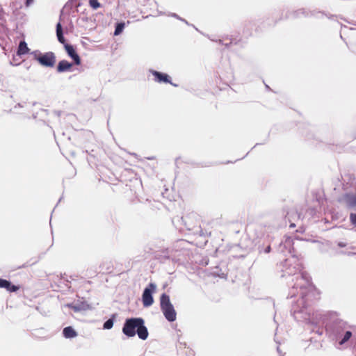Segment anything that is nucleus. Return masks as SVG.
<instances>
[{"label":"nucleus","mask_w":356,"mask_h":356,"mask_svg":"<svg viewBox=\"0 0 356 356\" xmlns=\"http://www.w3.org/2000/svg\"><path fill=\"white\" fill-rule=\"evenodd\" d=\"M141 318H131L126 321L123 327V333L127 337H134L136 332L141 339H146L148 336L147 328L144 326Z\"/></svg>","instance_id":"obj_1"},{"label":"nucleus","mask_w":356,"mask_h":356,"mask_svg":"<svg viewBox=\"0 0 356 356\" xmlns=\"http://www.w3.org/2000/svg\"><path fill=\"white\" fill-rule=\"evenodd\" d=\"M161 307L165 317L169 321L176 320V312L170 301L169 296L165 294H163L161 297Z\"/></svg>","instance_id":"obj_2"},{"label":"nucleus","mask_w":356,"mask_h":356,"mask_svg":"<svg viewBox=\"0 0 356 356\" xmlns=\"http://www.w3.org/2000/svg\"><path fill=\"white\" fill-rule=\"evenodd\" d=\"M34 58L38 61V63L45 67H52L54 65L56 59L55 56L51 52H47L44 54H38L37 53H33Z\"/></svg>","instance_id":"obj_3"},{"label":"nucleus","mask_w":356,"mask_h":356,"mask_svg":"<svg viewBox=\"0 0 356 356\" xmlns=\"http://www.w3.org/2000/svg\"><path fill=\"white\" fill-rule=\"evenodd\" d=\"M156 286L154 284H149L143 291L142 300L145 307H149L154 302L152 294L156 291Z\"/></svg>","instance_id":"obj_4"},{"label":"nucleus","mask_w":356,"mask_h":356,"mask_svg":"<svg viewBox=\"0 0 356 356\" xmlns=\"http://www.w3.org/2000/svg\"><path fill=\"white\" fill-rule=\"evenodd\" d=\"M64 47L67 55L74 60V63L79 65L81 64V58L74 48L68 44H65Z\"/></svg>","instance_id":"obj_5"},{"label":"nucleus","mask_w":356,"mask_h":356,"mask_svg":"<svg viewBox=\"0 0 356 356\" xmlns=\"http://www.w3.org/2000/svg\"><path fill=\"white\" fill-rule=\"evenodd\" d=\"M72 64L65 60H60L57 66V70L59 72L69 71L71 70Z\"/></svg>","instance_id":"obj_6"},{"label":"nucleus","mask_w":356,"mask_h":356,"mask_svg":"<svg viewBox=\"0 0 356 356\" xmlns=\"http://www.w3.org/2000/svg\"><path fill=\"white\" fill-rule=\"evenodd\" d=\"M0 288H6L9 291H15L18 287L12 285L8 281L0 279Z\"/></svg>","instance_id":"obj_7"},{"label":"nucleus","mask_w":356,"mask_h":356,"mask_svg":"<svg viewBox=\"0 0 356 356\" xmlns=\"http://www.w3.org/2000/svg\"><path fill=\"white\" fill-rule=\"evenodd\" d=\"M29 51L27 44L25 42H21L19 44L17 54L18 55H24Z\"/></svg>","instance_id":"obj_8"},{"label":"nucleus","mask_w":356,"mask_h":356,"mask_svg":"<svg viewBox=\"0 0 356 356\" xmlns=\"http://www.w3.org/2000/svg\"><path fill=\"white\" fill-rule=\"evenodd\" d=\"M63 334L66 338H73L76 336L75 330L71 327H67L63 330Z\"/></svg>","instance_id":"obj_9"},{"label":"nucleus","mask_w":356,"mask_h":356,"mask_svg":"<svg viewBox=\"0 0 356 356\" xmlns=\"http://www.w3.org/2000/svg\"><path fill=\"white\" fill-rule=\"evenodd\" d=\"M153 74L155 76L156 81L159 82H162V81L163 82H168L169 81L168 76L166 74H161L157 72H154L153 73Z\"/></svg>","instance_id":"obj_10"},{"label":"nucleus","mask_w":356,"mask_h":356,"mask_svg":"<svg viewBox=\"0 0 356 356\" xmlns=\"http://www.w3.org/2000/svg\"><path fill=\"white\" fill-rule=\"evenodd\" d=\"M56 33H57V37H58V39L59 40L60 42L64 44L65 43V38L63 35V33H62V28H61V25L60 23H58L57 24V27H56Z\"/></svg>","instance_id":"obj_11"},{"label":"nucleus","mask_w":356,"mask_h":356,"mask_svg":"<svg viewBox=\"0 0 356 356\" xmlns=\"http://www.w3.org/2000/svg\"><path fill=\"white\" fill-rule=\"evenodd\" d=\"M124 24L123 23H120V24H118L116 26V29H115V35H119L120 33H122V31H123L124 29Z\"/></svg>","instance_id":"obj_12"},{"label":"nucleus","mask_w":356,"mask_h":356,"mask_svg":"<svg viewBox=\"0 0 356 356\" xmlns=\"http://www.w3.org/2000/svg\"><path fill=\"white\" fill-rule=\"evenodd\" d=\"M90 6L93 9H97L100 7V3L97 0H90L89 1Z\"/></svg>","instance_id":"obj_13"},{"label":"nucleus","mask_w":356,"mask_h":356,"mask_svg":"<svg viewBox=\"0 0 356 356\" xmlns=\"http://www.w3.org/2000/svg\"><path fill=\"white\" fill-rule=\"evenodd\" d=\"M113 325V321L111 319H108L104 324V329H111Z\"/></svg>","instance_id":"obj_14"},{"label":"nucleus","mask_w":356,"mask_h":356,"mask_svg":"<svg viewBox=\"0 0 356 356\" xmlns=\"http://www.w3.org/2000/svg\"><path fill=\"white\" fill-rule=\"evenodd\" d=\"M89 308H90V307H89V305H87V304H83V305H82L81 306H80V307H74V310H75V311H80V310H82V309L85 310V309H89Z\"/></svg>","instance_id":"obj_15"},{"label":"nucleus","mask_w":356,"mask_h":356,"mask_svg":"<svg viewBox=\"0 0 356 356\" xmlns=\"http://www.w3.org/2000/svg\"><path fill=\"white\" fill-rule=\"evenodd\" d=\"M351 337V332H346L343 339L341 340V341L340 342V343H345L346 341H348Z\"/></svg>","instance_id":"obj_16"},{"label":"nucleus","mask_w":356,"mask_h":356,"mask_svg":"<svg viewBox=\"0 0 356 356\" xmlns=\"http://www.w3.org/2000/svg\"><path fill=\"white\" fill-rule=\"evenodd\" d=\"M350 219L352 222L356 225V214H351Z\"/></svg>","instance_id":"obj_17"},{"label":"nucleus","mask_w":356,"mask_h":356,"mask_svg":"<svg viewBox=\"0 0 356 356\" xmlns=\"http://www.w3.org/2000/svg\"><path fill=\"white\" fill-rule=\"evenodd\" d=\"M31 1L32 0H27V3L29 4Z\"/></svg>","instance_id":"obj_18"}]
</instances>
